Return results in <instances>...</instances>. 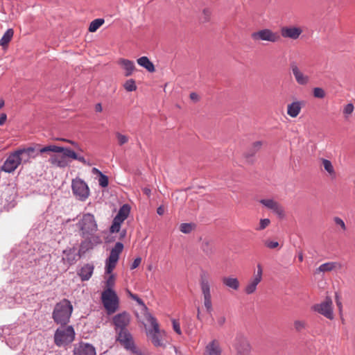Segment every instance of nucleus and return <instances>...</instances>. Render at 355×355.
<instances>
[{"mask_svg":"<svg viewBox=\"0 0 355 355\" xmlns=\"http://www.w3.org/2000/svg\"><path fill=\"white\" fill-rule=\"evenodd\" d=\"M49 152L54 153L48 160L49 164L54 167L66 168L70 165L71 160H78L85 165L88 164L83 156L80 155L69 148L48 145L39 150L40 154Z\"/></svg>","mask_w":355,"mask_h":355,"instance_id":"obj_1","label":"nucleus"},{"mask_svg":"<svg viewBox=\"0 0 355 355\" xmlns=\"http://www.w3.org/2000/svg\"><path fill=\"white\" fill-rule=\"evenodd\" d=\"M35 150V148L28 147L10 153L1 166V171L8 173H13L20 164L29 162L31 158L35 157L33 155Z\"/></svg>","mask_w":355,"mask_h":355,"instance_id":"obj_2","label":"nucleus"},{"mask_svg":"<svg viewBox=\"0 0 355 355\" xmlns=\"http://www.w3.org/2000/svg\"><path fill=\"white\" fill-rule=\"evenodd\" d=\"M123 250V245L121 242H117L114 248L111 250L109 257L105 262V272L110 274L105 282V286L104 290H113L115 284V278L114 275H112V271L115 268L116 263L119 259V255Z\"/></svg>","mask_w":355,"mask_h":355,"instance_id":"obj_3","label":"nucleus"},{"mask_svg":"<svg viewBox=\"0 0 355 355\" xmlns=\"http://www.w3.org/2000/svg\"><path fill=\"white\" fill-rule=\"evenodd\" d=\"M211 275L205 270H201L200 273L199 284L202 295L203 297V304L207 313H211L213 311L211 294Z\"/></svg>","mask_w":355,"mask_h":355,"instance_id":"obj_4","label":"nucleus"},{"mask_svg":"<svg viewBox=\"0 0 355 355\" xmlns=\"http://www.w3.org/2000/svg\"><path fill=\"white\" fill-rule=\"evenodd\" d=\"M72 311V304L68 300L64 299L55 304L52 317L57 324L66 325L69 322Z\"/></svg>","mask_w":355,"mask_h":355,"instance_id":"obj_5","label":"nucleus"},{"mask_svg":"<svg viewBox=\"0 0 355 355\" xmlns=\"http://www.w3.org/2000/svg\"><path fill=\"white\" fill-rule=\"evenodd\" d=\"M146 320L152 326V329L146 331V335L149 340L155 347H164L165 331L159 329L157 319L151 313H146Z\"/></svg>","mask_w":355,"mask_h":355,"instance_id":"obj_6","label":"nucleus"},{"mask_svg":"<svg viewBox=\"0 0 355 355\" xmlns=\"http://www.w3.org/2000/svg\"><path fill=\"white\" fill-rule=\"evenodd\" d=\"M77 227L80 231V235L85 239L94 235L98 230L94 216L89 213L83 215L77 223Z\"/></svg>","mask_w":355,"mask_h":355,"instance_id":"obj_7","label":"nucleus"},{"mask_svg":"<svg viewBox=\"0 0 355 355\" xmlns=\"http://www.w3.org/2000/svg\"><path fill=\"white\" fill-rule=\"evenodd\" d=\"M75 331L72 326L62 325L54 334V343L58 347L68 345L75 339Z\"/></svg>","mask_w":355,"mask_h":355,"instance_id":"obj_8","label":"nucleus"},{"mask_svg":"<svg viewBox=\"0 0 355 355\" xmlns=\"http://www.w3.org/2000/svg\"><path fill=\"white\" fill-rule=\"evenodd\" d=\"M101 300L108 314H112L118 310L119 299L114 290H104L101 293Z\"/></svg>","mask_w":355,"mask_h":355,"instance_id":"obj_9","label":"nucleus"},{"mask_svg":"<svg viewBox=\"0 0 355 355\" xmlns=\"http://www.w3.org/2000/svg\"><path fill=\"white\" fill-rule=\"evenodd\" d=\"M251 38L257 42H269L271 43L279 42L281 40V35L270 28H263L251 34Z\"/></svg>","mask_w":355,"mask_h":355,"instance_id":"obj_10","label":"nucleus"},{"mask_svg":"<svg viewBox=\"0 0 355 355\" xmlns=\"http://www.w3.org/2000/svg\"><path fill=\"white\" fill-rule=\"evenodd\" d=\"M71 189L73 195L80 200H86L90 194L87 184L82 179L76 178L72 180Z\"/></svg>","mask_w":355,"mask_h":355,"instance_id":"obj_11","label":"nucleus"},{"mask_svg":"<svg viewBox=\"0 0 355 355\" xmlns=\"http://www.w3.org/2000/svg\"><path fill=\"white\" fill-rule=\"evenodd\" d=\"M117 340L126 349L131 351L134 354L138 353V350L134 344L133 338L127 329L119 331Z\"/></svg>","mask_w":355,"mask_h":355,"instance_id":"obj_12","label":"nucleus"},{"mask_svg":"<svg viewBox=\"0 0 355 355\" xmlns=\"http://www.w3.org/2000/svg\"><path fill=\"white\" fill-rule=\"evenodd\" d=\"M314 311L322 314L328 319L334 318L333 303L330 297H326L325 300L313 306Z\"/></svg>","mask_w":355,"mask_h":355,"instance_id":"obj_13","label":"nucleus"},{"mask_svg":"<svg viewBox=\"0 0 355 355\" xmlns=\"http://www.w3.org/2000/svg\"><path fill=\"white\" fill-rule=\"evenodd\" d=\"M291 69L292 74L298 85L306 86L310 83L311 76L306 74L296 63L293 62L291 64Z\"/></svg>","mask_w":355,"mask_h":355,"instance_id":"obj_14","label":"nucleus"},{"mask_svg":"<svg viewBox=\"0 0 355 355\" xmlns=\"http://www.w3.org/2000/svg\"><path fill=\"white\" fill-rule=\"evenodd\" d=\"M263 269L260 264L257 265V273L249 280L246 284L244 291L246 294L250 295L254 293L257 290V285L262 279Z\"/></svg>","mask_w":355,"mask_h":355,"instance_id":"obj_15","label":"nucleus"},{"mask_svg":"<svg viewBox=\"0 0 355 355\" xmlns=\"http://www.w3.org/2000/svg\"><path fill=\"white\" fill-rule=\"evenodd\" d=\"M234 347L236 355H250L251 346L248 340L243 336L236 338Z\"/></svg>","mask_w":355,"mask_h":355,"instance_id":"obj_16","label":"nucleus"},{"mask_svg":"<svg viewBox=\"0 0 355 355\" xmlns=\"http://www.w3.org/2000/svg\"><path fill=\"white\" fill-rule=\"evenodd\" d=\"M281 36L293 40H297L303 33V29L300 26H283L280 29Z\"/></svg>","mask_w":355,"mask_h":355,"instance_id":"obj_17","label":"nucleus"},{"mask_svg":"<svg viewBox=\"0 0 355 355\" xmlns=\"http://www.w3.org/2000/svg\"><path fill=\"white\" fill-rule=\"evenodd\" d=\"M259 202L263 206L272 210L280 218L285 216L284 209L278 202L272 199H261Z\"/></svg>","mask_w":355,"mask_h":355,"instance_id":"obj_18","label":"nucleus"},{"mask_svg":"<svg viewBox=\"0 0 355 355\" xmlns=\"http://www.w3.org/2000/svg\"><path fill=\"white\" fill-rule=\"evenodd\" d=\"M73 355H96V350L90 344L80 343L74 346Z\"/></svg>","mask_w":355,"mask_h":355,"instance_id":"obj_19","label":"nucleus"},{"mask_svg":"<svg viewBox=\"0 0 355 355\" xmlns=\"http://www.w3.org/2000/svg\"><path fill=\"white\" fill-rule=\"evenodd\" d=\"M113 322L116 329L123 330L130 322V315L126 312H123L116 315L113 318Z\"/></svg>","mask_w":355,"mask_h":355,"instance_id":"obj_20","label":"nucleus"},{"mask_svg":"<svg viewBox=\"0 0 355 355\" xmlns=\"http://www.w3.org/2000/svg\"><path fill=\"white\" fill-rule=\"evenodd\" d=\"M222 352L220 341L213 339L205 346L204 355H222Z\"/></svg>","mask_w":355,"mask_h":355,"instance_id":"obj_21","label":"nucleus"},{"mask_svg":"<svg viewBox=\"0 0 355 355\" xmlns=\"http://www.w3.org/2000/svg\"><path fill=\"white\" fill-rule=\"evenodd\" d=\"M117 64L125 71V76H130L135 70V65L133 61L120 58L117 61Z\"/></svg>","mask_w":355,"mask_h":355,"instance_id":"obj_22","label":"nucleus"},{"mask_svg":"<svg viewBox=\"0 0 355 355\" xmlns=\"http://www.w3.org/2000/svg\"><path fill=\"white\" fill-rule=\"evenodd\" d=\"M302 103L300 101H293L287 105V114L292 118L297 117L301 112Z\"/></svg>","mask_w":355,"mask_h":355,"instance_id":"obj_23","label":"nucleus"},{"mask_svg":"<svg viewBox=\"0 0 355 355\" xmlns=\"http://www.w3.org/2000/svg\"><path fill=\"white\" fill-rule=\"evenodd\" d=\"M94 267L92 264L87 263L84 265L78 274L80 276L82 281H87L92 277L94 272Z\"/></svg>","mask_w":355,"mask_h":355,"instance_id":"obj_24","label":"nucleus"},{"mask_svg":"<svg viewBox=\"0 0 355 355\" xmlns=\"http://www.w3.org/2000/svg\"><path fill=\"white\" fill-rule=\"evenodd\" d=\"M341 265L338 262L331 261L320 265L316 270L315 273L331 272L335 269L340 268Z\"/></svg>","mask_w":355,"mask_h":355,"instance_id":"obj_25","label":"nucleus"},{"mask_svg":"<svg viewBox=\"0 0 355 355\" xmlns=\"http://www.w3.org/2000/svg\"><path fill=\"white\" fill-rule=\"evenodd\" d=\"M320 162L324 170L327 173L328 176L332 179L336 178V172L331 162L324 158H321Z\"/></svg>","mask_w":355,"mask_h":355,"instance_id":"obj_26","label":"nucleus"},{"mask_svg":"<svg viewBox=\"0 0 355 355\" xmlns=\"http://www.w3.org/2000/svg\"><path fill=\"white\" fill-rule=\"evenodd\" d=\"M263 141H256L252 143L246 153H245V157H253L256 155L262 148Z\"/></svg>","mask_w":355,"mask_h":355,"instance_id":"obj_27","label":"nucleus"},{"mask_svg":"<svg viewBox=\"0 0 355 355\" xmlns=\"http://www.w3.org/2000/svg\"><path fill=\"white\" fill-rule=\"evenodd\" d=\"M200 249L207 255L211 256L214 252V247L213 243L209 239H204L202 241Z\"/></svg>","mask_w":355,"mask_h":355,"instance_id":"obj_28","label":"nucleus"},{"mask_svg":"<svg viewBox=\"0 0 355 355\" xmlns=\"http://www.w3.org/2000/svg\"><path fill=\"white\" fill-rule=\"evenodd\" d=\"M137 62L139 65L143 67L149 72H154L155 71L153 63L146 56L138 58Z\"/></svg>","mask_w":355,"mask_h":355,"instance_id":"obj_29","label":"nucleus"},{"mask_svg":"<svg viewBox=\"0 0 355 355\" xmlns=\"http://www.w3.org/2000/svg\"><path fill=\"white\" fill-rule=\"evenodd\" d=\"M64 257L62 258V261L64 263H67L69 265H72L76 261V253L73 248L67 249L63 251Z\"/></svg>","mask_w":355,"mask_h":355,"instance_id":"obj_30","label":"nucleus"},{"mask_svg":"<svg viewBox=\"0 0 355 355\" xmlns=\"http://www.w3.org/2000/svg\"><path fill=\"white\" fill-rule=\"evenodd\" d=\"M223 284L234 290H238L239 288V282L237 278L230 277H225L222 279Z\"/></svg>","mask_w":355,"mask_h":355,"instance_id":"obj_31","label":"nucleus"},{"mask_svg":"<svg viewBox=\"0 0 355 355\" xmlns=\"http://www.w3.org/2000/svg\"><path fill=\"white\" fill-rule=\"evenodd\" d=\"M14 35V31L12 28H9L4 33L1 39L0 40V46L3 48H6L11 41Z\"/></svg>","mask_w":355,"mask_h":355,"instance_id":"obj_32","label":"nucleus"},{"mask_svg":"<svg viewBox=\"0 0 355 355\" xmlns=\"http://www.w3.org/2000/svg\"><path fill=\"white\" fill-rule=\"evenodd\" d=\"M130 214V207L127 205H123L119 211H118L116 216L114 217L117 218V220H120L123 222L128 216Z\"/></svg>","mask_w":355,"mask_h":355,"instance_id":"obj_33","label":"nucleus"},{"mask_svg":"<svg viewBox=\"0 0 355 355\" xmlns=\"http://www.w3.org/2000/svg\"><path fill=\"white\" fill-rule=\"evenodd\" d=\"M105 21L103 19H96L93 20L89 26V31L94 33L97 31L103 24Z\"/></svg>","mask_w":355,"mask_h":355,"instance_id":"obj_34","label":"nucleus"},{"mask_svg":"<svg viewBox=\"0 0 355 355\" xmlns=\"http://www.w3.org/2000/svg\"><path fill=\"white\" fill-rule=\"evenodd\" d=\"M196 227L193 223H181L180 225V231L184 234L191 233Z\"/></svg>","mask_w":355,"mask_h":355,"instance_id":"obj_35","label":"nucleus"},{"mask_svg":"<svg viewBox=\"0 0 355 355\" xmlns=\"http://www.w3.org/2000/svg\"><path fill=\"white\" fill-rule=\"evenodd\" d=\"M123 87L127 92H134L137 88L135 81L133 79L126 80L123 84Z\"/></svg>","mask_w":355,"mask_h":355,"instance_id":"obj_36","label":"nucleus"},{"mask_svg":"<svg viewBox=\"0 0 355 355\" xmlns=\"http://www.w3.org/2000/svg\"><path fill=\"white\" fill-rule=\"evenodd\" d=\"M293 327L296 331L300 332L306 327V322L302 320H295L293 322Z\"/></svg>","mask_w":355,"mask_h":355,"instance_id":"obj_37","label":"nucleus"},{"mask_svg":"<svg viewBox=\"0 0 355 355\" xmlns=\"http://www.w3.org/2000/svg\"><path fill=\"white\" fill-rule=\"evenodd\" d=\"M354 110V106L352 103H347V105H344L343 114L344 115V117L345 119H348L349 116L353 113Z\"/></svg>","mask_w":355,"mask_h":355,"instance_id":"obj_38","label":"nucleus"},{"mask_svg":"<svg viewBox=\"0 0 355 355\" xmlns=\"http://www.w3.org/2000/svg\"><path fill=\"white\" fill-rule=\"evenodd\" d=\"M115 136L116 137L117 142L119 146H123L127 144L129 141V137L127 135H123L119 132H116Z\"/></svg>","mask_w":355,"mask_h":355,"instance_id":"obj_39","label":"nucleus"},{"mask_svg":"<svg viewBox=\"0 0 355 355\" xmlns=\"http://www.w3.org/2000/svg\"><path fill=\"white\" fill-rule=\"evenodd\" d=\"M123 223L120 220H117V218H114L112 221V224L110 227V232L111 233H116L120 231L121 225Z\"/></svg>","mask_w":355,"mask_h":355,"instance_id":"obj_40","label":"nucleus"},{"mask_svg":"<svg viewBox=\"0 0 355 355\" xmlns=\"http://www.w3.org/2000/svg\"><path fill=\"white\" fill-rule=\"evenodd\" d=\"M131 299L135 300L138 303V304L141 305L143 307L144 317L146 319V314L150 313L148 312V309L147 306L145 305L144 301L141 298H139L137 295H131Z\"/></svg>","mask_w":355,"mask_h":355,"instance_id":"obj_41","label":"nucleus"},{"mask_svg":"<svg viewBox=\"0 0 355 355\" xmlns=\"http://www.w3.org/2000/svg\"><path fill=\"white\" fill-rule=\"evenodd\" d=\"M313 95L317 98H324L326 96V92L322 87H314Z\"/></svg>","mask_w":355,"mask_h":355,"instance_id":"obj_42","label":"nucleus"},{"mask_svg":"<svg viewBox=\"0 0 355 355\" xmlns=\"http://www.w3.org/2000/svg\"><path fill=\"white\" fill-rule=\"evenodd\" d=\"M270 224V220L268 218L261 219L259 226L255 228L257 231H261L265 230Z\"/></svg>","mask_w":355,"mask_h":355,"instance_id":"obj_43","label":"nucleus"},{"mask_svg":"<svg viewBox=\"0 0 355 355\" xmlns=\"http://www.w3.org/2000/svg\"><path fill=\"white\" fill-rule=\"evenodd\" d=\"M99 185L102 187H106L108 185V178L103 173L99 176L98 178Z\"/></svg>","mask_w":355,"mask_h":355,"instance_id":"obj_44","label":"nucleus"},{"mask_svg":"<svg viewBox=\"0 0 355 355\" xmlns=\"http://www.w3.org/2000/svg\"><path fill=\"white\" fill-rule=\"evenodd\" d=\"M264 245L269 249H275L279 246V244L277 241L266 240L264 241Z\"/></svg>","mask_w":355,"mask_h":355,"instance_id":"obj_45","label":"nucleus"},{"mask_svg":"<svg viewBox=\"0 0 355 355\" xmlns=\"http://www.w3.org/2000/svg\"><path fill=\"white\" fill-rule=\"evenodd\" d=\"M172 323H173V329L175 331V333H177L178 335H181L182 331L180 329V322L178 320L173 319Z\"/></svg>","mask_w":355,"mask_h":355,"instance_id":"obj_46","label":"nucleus"},{"mask_svg":"<svg viewBox=\"0 0 355 355\" xmlns=\"http://www.w3.org/2000/svg\"><path fill=\"white\" fill-rule=\"evenodd\" d=\"M211 11L209 8H205L202 10L203 19L205 21H208L210 19Z\"/></svg>","mask_w":355,"mask_h":355,"instance_id":"obj_47","label":"nucleus"},{"mask_svg":"<svg viewBox=\"0 0 355 355\" xmlns=\"http://www.w3.org/2000/svg\"><path fill=\"white\" fill-rule=\"evenodd\" d=\"M334 222L336 225L340 226V227L343 229V230H346L345 224L344 221L340 218L336 217L334 218Z\"/></svg>","mask_w":355,"mask_h":355,"instance_id":"obj_48","label":"nucleus"},{"mask_svg":"<svg viewBox=\"0 0 355 355\" xmlns=\"http://www.w3.org/2000/svg\"><path fill=\"white\" fill-rule=\"evenodd\" d=\"M141 257L136 258L134 260V261L132 262V265L130 266V269L134 270V269L137 268L141 264Z\"/></svg>","mask_w":355,"mask_h":355,"instance_id":"obj_49","label":"nucleus"},{"mask_svg":"<svg viewBox=\"0 0 355 355\" xmlns=\"http://www.w3.org/2000/svg\"><path fill=\"white\" fill-rule=\"evenodd\" d=\"M226 322V318L223 315L218 316L216 320V324L218 327H223Z\"/></svg>","mask_w":355,"mask_h":355,"instance_id":"obj_50","label":"nucleus"},{"mask_svg":"<svg viewBox=\"0 0 355 355\" xmlns=\"http://www.w3.org/2000/svg\"><path fill=\"white\" fill-rule=\"evenodd\" d=\"M7 119V115L5 113H3L0 115V125H2L5 123Z\"/></svg>","mask_w":355,"mask_h":355,"instance_id":"obj_51","label":"nucleus"},{"mask_svg":"<svg viewBox=\"0 0 355 355\" xmlns=\"http://www.w3.org/2000/svg\"><path fill=\"white\" fill-rule=\"evenodd\" d=\"M190 98L193 101H198L199 98L196 93L192 92L190 94Z\"/></svg>","mask_w":355,"mask_h":355,"instance_id":"obj_52","label":"nucleus"},{"mask_svg":"<svg viewBox=\"0 0 355 355\" xmlns=\"http://www.w3.org/2000/svg\"><path fill=\"white\" fill-rule=\"evenodd\" d=\"M95 111L97 112H101L103 111L101 103H98L95 105Z\"/></svg>","mask_w":355,"mask_h":355,"instance_id":"obj_53","label":"nucleus"},{"mask_svg":"<svg viewBox=\"0 0 355 355\" xmlns=\"http://www.w3.org/2000/svg\"><path fill=\"white\" fill-rule=\"evenodd\" d=\"M92 174L97 175L98 176H100L103 174L102 172L96 168H93L92 169Z\"/></svg>","mask_w":355,"mask_h":355,"instance_id":"obj_54","label":"nucleus"},{"mask_svg":"<svg viewBox=\"0 0 355 355\" xmlns=\"http://www.w3.org/2000/svg\"><path fill=\"white\" fill-rule=\"evenodd\" d=\"M143 193L146 195L147 196H150L151 193V191L149 188L145 187L142 189Z\"/></svg>","mask_w":355,"mask_h":355,"instance_id":"obj_55","label":"nucleus"},{"mask_svg":"<svg viewBox=\"0 0 355 355\" xmlns=\"http://www.w3.org/2000/svg\"><path fill=\"white\" fill-rule=\"evenodd\" d=\"M157 213L159 215H160V216L163 215V214H164V207H162V206L159 207L157 209Z\"/></svg>","mask_w":355,"mask_h":355,"instance_id":"obj_56","label":"nucleus"},{"mask_svg":"<svg viewBox=\"0 0 355 355\" xmlns=\"http://www.w3.org/2000/svg\"><path fill=\"white\" fill-rule=\"evenodd\" d=\"M297 257H298V260H299L300 262H302L303 261L304 255H303V253L302 252L298 253Z\"/></svg>","mask_w":355,"mask_h":355,"instance_id":"obj_57","label":"nucleus"},{"mask_svg":"<svg viewBox=\"0 0 355 355\" xmlns=\"http://www.w3.org/2000/svg\"><path fill=\"white\" fill-rule=\"evenodd\" d=\"M67 143H69L75 147L78 146V144L72 140L67 139Z\"/></svg>","mask_w":355,"mask_h":355,"instance_id":"obj_58","label":"nucleus"},{"mask_svg":"<svg viewBox=\"0 0 355 355\" xmlns=\"http://www.w3.org/2000/svg\"><path fill=\"white\" fill-rule=\"evenodd\" d=\"M125 234H126V230H123L121 232V235H120V239H123L125 236Z\"/></svg>","mask_w":355,"mask_h":355,"instance_id":"obj_59","label":"nucleus"},{"mask_svg":"<svg viewBox=\"0 0 355 355\" xmlns=\"http://www.w3.org/2000/svg\"><path fill=\"white\" fill-rule=\"evenodd\" d=\"M4 106V101L3 99L0 100V109H1Z\"/></svg>","mask_w":355,"mask_h":355,"instance_id":"obj_60","label":"nucleus"},{"mask_svg":"<svg viewBox=\"0 0 355 355\" xmlns=\"http://www.w3.org/2000/svg\"><path fill=\"white\" fill-rule=\"evenodd\" d=\"M55 140L67 142V139L64 138H56Z\"/></svg>","mask_w":355,"mask_h":355,"instance_id":"obj_61","label":"nucleus"},{"mask_svg":"<svg viewBox=\"0 0 355 355\" xmlns=\"http://www.w3.org/2000/svg\"><path fill=\"white\" fill-rule=\"evenodd\" d=\"M127 293L130 298H131V295H136V294L131 293L129 290H127Z\"/></svg>","mask_w":355,"mask_h":355,"instance_id":"obj_62","label":"nucleus"},{"mask_svg":"<svg viewBox=\"0 0 355 355\" xmlns=\"http://www.w3.org/2000/svg\"><path fill=\"white\" fill-rule=\"evenodd\" d=\"M336 301H337V305L338 306L339 308L341 307V303L338 301V296L336 295Z\"/></svg>","mask_w":355,"mask_h":355,"instance_id":"obj_63","label":"nucleus"},{"mask_svg":"<svg viewBox=\"0 0 355 355\" xmlns=\"http://www.w3.org/2000/svg\"><path fill=\"white\" fill-rule=\"evenodd\" d=\"M197 317H198V318H200V311H198V313Z\"/></svg>","mask_w":355,"mask_h":355,"instance_id":"obj_64","label":"nucleus"}]
</instances>
